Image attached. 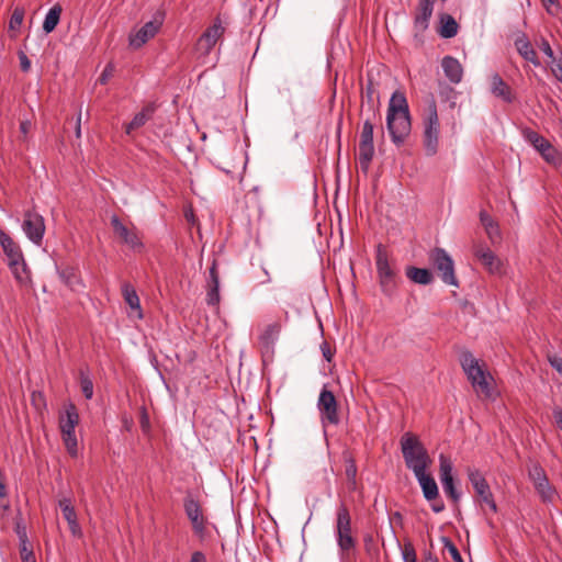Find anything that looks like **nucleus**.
Here are the masks:
<instances>
[{"label":"nucleus","mask_w":562,"mask_h":562,"mask_svg":"<svg viewBox=\"0 0 562 562\" xmlns=\"http://www.w3.org/2000/svg\"><path fill=\"white\" fill-rule=\"evenodd\" d=\"M386 128L392 143L400 147L404 145L412 131V120L405 93L396 90L392 93L387 113Z\"/></svg>","instance_id":"obj_1"},{"label":"nucleus","mask_w":562,"mask_h":562,"mask_svg":"<svg viewBox=\"0 0 562 562\" xmlns=\"http://www.w3.org/2000/svg\"><path fill=\"white\" fill-rule=\"evenodd\" d=\"M375 267L382 293L386 296L394 295L398 284V269L382 244L375 248Z\"/></svg>","instance_id":"obj_2"},{"label":"nucleus","mask_w":562,"mask_h":562,"mask_svg":"<svg viewBox=\"0 0 562 562\" xmlns=\"http://www.w3.org/2000/svg\"><path fill=\"white\" fill-rule=\"evenodd\" d=\"M423 146L428 157L435 156L439 150L440 121L437 102L434 97L427 101L426 110L422 116Z\"/></svg>","instance_id":"obj_3"},{"label":"nucleus","mask_w":562,"mask_h":562,"mask_svg":"<svg viewBox=\"0 0 562 562\" xmlns=\"http://www.w3.org/2000/svg\"><path fill=\"white\" fill-rule=\"evenodd\" d=\"M401 450L407 469L412 470L414 474L427 471L431 464V459L424 445L409 432L402 436Z\"/></svg>","instance_id":"obj_4"},{"label":"nucleus","mask_w":562,"mask_h":562,"mask_svg":"<svg viewBox=\"0 0 562 562\" xmlns=\"http://www.w3.org/2000/svg\"><path fill=\"white\" fill-rule=\"evenodd\" d=\"M459 360L471 385L486 397H491L492 387L490 380L493 381V378L490 372L484 369V364H481L469 350L462 351Z\"/></svg>","instance_id":"obj_5"},{"label":"nucleus","mask_w":562,"mask_h":562,"mask_svg":"<svg viewBox=\"0 0 562 562\" xmlns=\"http://www.w3.org/2000/svg\"><path fill=\"white\" fill-rule=\"evenodd\" d=\"M363 125L360 133L358 160L362 172L369 171L374 157L373 131L376 122L381 120L380 114H364Z\"/></svg>","instance_id":"obj_6"},{"label":"nucleus","mask_w":562,"mask_h":562,"mask_svg":"<svg viewBox=\"0 0 562 562\" xmlns=\"http://www.w3.org/2000/svg\"><path fill=\"white\" fill-rule=\"evenodd\" d=\"M467 475L475 492V501L479 503L480 507L483 510L484 507H487L493 514H496L498 510L497 504L490 484L482 472L476 468H468Z\"/></svg>","instance_id":"obj_7"},{"label":"nucleus","mask_w":562,"mask_h":562,"mask_svg":"<svg viewBox=\"0 0 562 562\" xmlns=\"http://www.w3.org/2000/svg\"><path fill=\"white\" fill-rule=\"evenodd\" d=\"M336 536L342 555H348L356 547V539L351 535L350 513L344 503L337 508Z\"/></svg>","instance_id":"obj_8"},{"label":"nucleus","mask_w":562,"mask_h":562,"mask_svg":"<svg viewBox=\"0 0 562 562\" xmlns=\"http://www.w3.org/2000/svg\"><path fill=\"white\" fill-rule=\"evenodd\" d=\"M428 258L443 283L459 288V281L454 273V262L443 248L432 249Z\"/></svg>","instance_id":"obj_9"},{"label":"nucleus","mask_w":562,"mask_h":562,"mask_svg":"<svg viewBox=\"0 0 562 562\" xmlns=\"http://www.w3.org/2000/svg\"><path fill=\"white\" fill-rule=\"evenodd\" d=\"M183 508L194 535L203 540L206 536L207 519L203 515L199 499L191 492H187L183 498Z\"/></svg>","instance_id":"obj_10"},{"label":"nucleus","mask_w":562,"mask_h":562,"mask_svg":"<svg viewBox=\"0 0 562 562\" xmlns=\"http://www.w3.org/2000/svg\"><path fill=\"white\" fill-rule=\"evenodd\" d=\"M225 25L221 18L217 15L212 24L205 29V31L200 35L195 44V52L203 57L210 55L212 49L215 47L218 40L224 36Z\"/></svg>","instance_id":"obj_11"},{"label":"nucleus","mask_w":562,"mask_h":562,"mask_svg":"<svg viewBox=\"0 0 562 562\" xmlns=\"http://www.w3.org/2000/svg\"><path fill=\"white\" fill-rule=\"evenodd\" d=\"M110 222L114 234L123 244L127 245L134 251L140 252L143 250L144 244L134 225H125L115 214L111 216Z\"/></svg>","instance_id":"obj_12"},{"label":"nucleus","mask_w":562,"mask_h":562,"mask_svg":"<svg viewBox=\"0 0 562 562\" xmlns=\"http://www.w3.org/2000/svg\"><path fill=\"white\" fill-rule=\"evenodd\" d=\"M452 471L453 465L450 458L441 453L439 456V474L442 488L452 503L458 504L461 499V492L454 485Z\"/></svg>","instance_id":"obj_13"},{"label":"nucleus","mask_w":562,"mask_h":562,"mask_svg":"<svg viewBox=\"0 0 562 562\" xmlns=\"http://www.w3.org/2000/svg\"><path fill=\"white\" fill-rule=\"evenodd\" d=\"M317 407L321 413L323 424H339L336 397L331 391L327 390L326 386H324L321 391Z\"/></svg>","instance_id":"obj_14"},{"label":"nucleus","mask_w":562,"mask_h":562,"mask_svg":"<svg viewBox=\"0 0 562 562\" xmlns=\"http://www.w3.org/2000/svg\"><path fill=\"white\" fill-rule=\"evenodd\" d=\"M22 229L31 241L40 245L45 233L43 216L36 212H25Z\"/></svg>","instance_id":"obj_15"},{"label":"nucleus","mask_w":562,"mask_h":562,"mask_svg":"<svg viewBox=\"0 0 562 562\" xmlns=\"http://www.w3.org/2000/svg\"><path fill=\"white\" fill-rule=\"evenodd\" d=\"M360 116L364 114H380V95L373 80L369 77L361 92Z\"/></svg>","instance_id":"obj_16"},{"label":"nucleus","mask_w":562,"mask_h":562,"mask_svg":"<svg viewBox=\"0 0 562 562\" xmlns=\"http://www.w3.org/2000/svg\"><path fill=\"white\" fill-rule=\"evenodd\" d=\"M435 3L436 0H418L414 15V30L417 34L428 29Z\"/></svg>","instance_id":"obj_17"},{"label":"nucleus","mask_w":562,"mask_h":562,"mask_svg":"<svg viewBox=\"0 0 562 562\" xmlns=\"http://www.w3.org/2000/svg\"><path fill=\"white\" fill-rule=\"evenodd\" d=\"M161 22L158 20L145 23L136 33L130 35V45L133 48H140L159 31Z\"/></svg>","instance_id":"obj_18"},{"label":"nucleus","mask_w":562,"mask_h":562,"mask_svg":"<svg viewBox=\"0 0 562 562\" xmlns=\"http://www.w3.org/2000/svg\"><path fill=\"white\" fill-rule=\"evenodd\" d=\"M0 245L8 258V266H15L18 260H22V258H24L19 244L15 243L3 229H0Z\"/></svg>","instance_id":"obj_19"},{"label":"nucleus","mask_w":562,"mask_h":562,"mask_svg":"<svg viewBox=\"0 0 562 562\" xmlns=\"http://www.w3.org/2000/svg\"><path fill=\"white\" fill-rule=\"evenodd\" d=\"M515 47L519 55L527 61L531 63L535 67H540L541 63L538 58L537 52L532 47L529 38L525 33H520L515 40Z\"/></svg>","instance_id":"obj_20"},{"label":"nucleus","mask_w":562,"mask_h":562,"mask_svg":"<svg viewBox=\"0 0 562 562\" xmlns=\"http://www.w3.org/2000/svg\"><path fill=\"white\" fill-rule=\"evenodd\" d=\"M441 67L446 78L454 85L462 81L463 67L460 61L452 56H445L441 60Z\"/></svg>","instance_id":"obj_21"},{"label":"nucleus","mask_w":562,"mask_h":562,"mask_svg":"<svg viewBox=\"0 0 562 562\" xmlns=\"http://www.w3.org/2000/svg\"><path fill=\"white\" fill-rule=\"evenodd\" d=\"M79 424V414L76 406L70 403L66 409L65 415L59 418V428L61 435L76 434V427Z\"/></svg>","instance_id":"obj_22"},{"label":"nucleus","mask_w":562,"mask_h":562,"mask_svg":"<svg viewBox=\"0 0 562 562\" xmlns=\"http://www.w3.org/2000/svg\"><path fill=\"white\" fill-rule=\"evenodd\" d=\"M415 477L417 479V481L422 487L424 497L428 502H431V501H435L438 498L439 491H438L437 483H436L435 479L430 474L427 473V471H420L418 473H415Z\"/></svg>","instance_id":"obj_23"},{"label":"nucleus","mask_w":562,"mask_h":562,"mask_svg":"<svg viewBox=\"0 0 562 562\" xmlns=\"http://www.w3.org/2000/svg\"><path fill=\"white\" fill-rule=\"evenodd\" d=\"M491 92L506 103H512L514 101L510 87L498 74H494L491 77Z\"/></svg>","instance_id":"obj_24"},{"label":"nucleus","mask_w":562,"mask_h":562,"mask_svg":"<svg viewBox=\"0 0 562 562\" xmlns=\"http://www.w3.org/2000/svg\"><path fill=\"white\" fill-rule=\"evenodd\" d=\"M122 295L125 303L130 306L137 319H143V311L140 307L139 297L136 293L135 288L130 283L122 284Z\"/></svg>","instance_id":"obj_25"},{"label":"nucleus","mask_w":562,"mask_h":562,"mask_svg":"<svg viewBox=\"0 0 562 562\" xmlns=\"http://www.w3.org/2000/svg\"><path fill=\"white\" fill-rule=\"evenodd\" d=\"M281 331V325L279 323L269 324L262 334L259 336V344L265 351H270L277 341Z\"/></svg>","instance_id":"obj_26"},{"label":"nucleus","mask_w":562,"mask_h":562,"mask_svg":"<svg viewBox=\"0 0 562 562\" xmlns=\"http://www.w3.org/2000/svg\"><path fill=\"white\" fill-rule=\"evenodd\" d=\"M408 280L416 284L428 285L434 281V276L429 269L408 266L405 269Z\"/></svg>","instance_id":"obj_27"},{"label":"nucleus","mask_w":562,"mask_h":562,"mask_svg":"<svg viewBox=\"0 0 562 562\" xmlns=\"http://www.w3.org/2000/svg\"><path fill=\"white\" fill-rule=\"evenodd\" d=\"M475 256L487 268V270L491 273L499 272L501 260L495 256V254L490 248L481 247L476 249Z\"/></svg>","instance_id":"obj_28"},{"label":"nucleus","mask_w":562,"mask_h":562,"mask_svg":"<svg viewBox=\"0 0 562 562\" xmlns=\"http://www.w3.org/2000/svg\"><path fill=\"white\" fill-rule=\"evenodd\" d=\"M155 112L154 105L145 106L140 112H138L133 120L126 125V133L130 134L132 131L137 130L144 126L153 116Z\"/></svg>","instance_id":"obj_29"},{"label":"nucleus","mask_w":562,"mask_h":562,"mask_svg":"<svg viewBox=\"0 0 562 562\" xmlns=\"http://www.w3.org/2000/svg\"><path fill=\"white\" fill-rule=\"evenodd\" d=\"M60 280L72 291H78L82 288V282L76 269L68 267L58 272Z\"/></svg>","instance_id":"obj_30"},{"label":"nucleus","mask_w":562,"mask_h":562,"mask_svg":"<svg viewBox=\"0 0 562 562\" xmlns=\"http://www.w3.org/2000/svg\"><path fill=\"white\" fill-rule=\"evenodd\" d=\"M61 7L59 4H55L52 7L48 12L45 15L44 22H43V31L48 34L55 30L57 26L60 14H61Z\"/></svg>","instance_id":"obj_31"},{"label":"nucleus","mask_w":562,"mask_h":562,"mask_svg":"<svg viewBox=\"0 0 562 562\" xmlns=\"http://www.w3.org/2000/svg\"><path fill=\"white\" fill-rule=\"evenodd\" d=\"M441 27L439 30V34L443 38H451L457 35L458 33V23L450 14H442L441 15Z\"/></svg>","instance_id":"obj_32"},{"label":"nucleus","mask_w":562,"mask_h":562,"mask_svg":"<svg viewBox=\"0 0 562 562\" xmlns=\"http://www.w3.org/2000/svg\"><path fill=\"white\" fill-rule=\"evenodd\" d=\"M344 461H345V473H346V476L348 480L349 488L353 491V490H356V485H357V480H356L357 472H358L357 464H356L353 457L349 453L344 454Z\"/></svg>","instance_id":"obj_33"},{"label":"nucleus","mask_w":562,"mask_h":562,"mask_svg":"<svg viewBox=\"0 0 562 562\" xmlns=\"http://www.w3.org/2000/svg\"><path fill=\"white\" fill-rule=\"evenodd\" d=\"M535 488L543 503H552L557 496V490L548 479L535 484Z\"/></svg>","instance_id":"obj_34"},{"label":"nucleus","mask_w":562,"mask_h":562,"mask_svg":"<svg viewBox=\"0 0 562 562\" xmlns=\"http://www.w3.org/2000/svg\"><path fill=\"white\" fill-rule=\"evenodd\" d=\"M522 136L530 145L533 146L538 153L541 151V148H544L548 143H550L548 139L531 128H525L522 131Z\"/></svg>","instance_id":"obj_35"},{"label":"nucleus","mask_w":562,"mask_h":562,"mask_svg":"<svg viewBox=\"0 0 562 562\" xmlns=\"http://www.w3.org/2000/svg\"><path fill=\"white\" fill-rule=\"evenodd\" d=\"M9 268L19 283L25 284L30 282V272L24 258H22V260H18L15 266H9Z\"/></svg>","instance_id":"obj_36"},{"label":"nucleus","mask_w":562,"mask_h":562,"mask_svg":"<svg viewBox=\"0 0 562 562\" xmlns=\"http://www.w3.org/2000/svg\"><path fill=\"white\" fill-rule=\"evenodd\" d=\"M539 154L548 164L557 166L561 162V155L551 143H548L544 148H541Z\"/></svg>","instance_id":"obj_37"},{"label":"nucleus","mask_w":562,"mask_h":562,"mask_svg":"<svg viewBox=\"0 0 562 562\" xmlns=\"http://www.w3.org/2000/svg\"><path fill=\"white\" fill-rule=\"evenodd\" d=\"M480 221L484 226L487 235L492 238L494 235L498 234V226L492 218V216L486 211L480 212Z\"/></svg>","instance_id":"obj_38"},{"label":"nucleus","mask_w":562,"mask_h":562,"mask_svg":"<svg viewBox=\"0 0 562 562\" xmlns=\"http://www.w3.org/2000/svg\"><path fill=\"white\" fill-rule=\"evenodd\" d=\"M25 15V10L22 7H16L10 18L9 21V30L10 31H19Z\"/></svg>","instance_id":"obj_39"},{"label":"nucleus","mask_w":562,"mask_h":562,"mask_svg":"<svg viewBox=\"0 0 562 562\" xmlns=\"http://www.w3.org/2000/svg\"><path fill=\"white\" fill-rule=\"evenodd\" d=\"M59 507H60L63 516L67 522L77 518V514H76L75 507L71 504L70 498L60 499Z\"/></svg>","instance_id":"obj_40"},{"label":"nucleus","mask_w":562,"mask_h":562,"mask_svg":"<svg viewBox=\"0 0 562 562\" xmlns=\"http://www.w3.org/2000/svg\"><path fill=\"white\" fill-rule=\"evenodd\" d=\"M61 437H63V441L65 443L67 452L71 457H77V454H78V441H77L76 434L61 435Z\"/></svg>","instance_id":"obj_41"},{"label":"nucleus","mask_w":562,"mask_h":562,"mask_svg":"<svg viewBox=\"0 0 562 562\" xmlns=\"http://www.w3.org/2000/svg\"><path fill=\"white\" fill-rule=\"evenodd\" d=\"M80 386L85 397L91 400L93 396V383L89 375L83 372H80Z\"/></svg>","instance_id":"obj_42"},{"label":"nucleus","mask_w":562,"mask_h":562,"mask_svg":"<svg viewBox=\"0 0 562 562\" xmlns=\"http://www.w3.org/2000/svg\"><path fill=\"white\" fill-rule=\"evenodd\" d=\"M19 549L22 562H36L31 542L20 543Z\"/></svg>","instance_id":"obj_43"},{"label":"nucleus","mask_w":562,"mask_h":562,"mask_svg":"<svg viewBox=\"0 0 562 562\" xmlns=\"http://www.w3.org/2000/svg\"><path fill=\"white\" fill-rule=\"evenodd\" d=\"M529 479L532 481L533 485L541 482L542 480L548 479L543 468L536 463L529 469Z\"/></svg>","instance_id":"obj_44"},{"label":"nucleus","mask_w":562,"mask_h":562,"mask_svg":"<svg viewBox=\"0 0 562 562\" xmlns=\"http://www.w3.org/2000/svg\"><path fill=\"white\" fill-rule=\"evenodd\" d=\"M14 530L19 538V544L30 542V540L27 538L26 526L24 525L21 516L15 519Z\"/></svg>","instance_id":"obj_45"},{"label":"nucleus","mask_w":562,"mask_h":562,"mask_svg":"<svg viewBox=\"0 0 562 562\" xmlns=\"http://www.w3.org/2000/svg\"><path fill=\"white\" fill-rule=\"evenodd\" d=\"M442 542H443L445 548L448 550V552L450 553V555L454 562H463V559H462L458 548L454 546V543L449 538L443 537Z\"/></svg>","instance_id":"obj_46"},{"label":"nucleus","mask_w":562,"mask_h":562,"mask_svg":"<svg viewBox=\"0 0 562 562\" xmlns=\"http://www.w3.org/2000/svg\"><path fill=\"white\" fill-rule=\"evenodd\" d=\"M551 72L554 78L562 83V54L559 57L551 59Z\"/></svg>","instance_id":"obj_47"},{"label":"nucleus","mask_w":562,"mask_h":562,"mask_svg":"<svg viewBox=\"0 0 562 562\" xmlns=\"http://www.w3.org/2000/svg\"><path fill=\"white\" fill-rule=\"evenodd\" d=\"M221 301L220 288H207L206 303L211 306L217 307Z\"/></svg>","instance_id":"obj_48"},{"label":"nucleus","mask_w":562,"mask_h":562,"mask_svg":"<svg viewBox=\"0 0 562 562\" xmlns=\"http://www.w3.org/2000/svg\"><path fill=\"white\" fill-rule=\"evenodd\" d=\"M207 288H220V276L217 271L216 261L214 260L210 267V277L207 280Z\"/></svg>","instance_id":"obj_49"},{"label":"nucleus","mask_w":562,"mask_h":562,"mask_svg":"<svg viewBox=\"0 0 562 562\" xmlns=\"http://www.w3.org/2000/svg\"><path fill=\"white\" fill-rule=\"evenodd\" d=\"M402 554H403L404 562H416L417 561L415 548L411 542L404 544Z\"/></svg>","instance_id":"obj_50"},{"label":"nucleus","mask_w":562,"mask_h":562,"mask_svg":"<svg viewBox=\"0 0 562 562\" xmlns=\"http://www.w3.org/2000/svg\"><path fill=\"white\" fill-rule=\"evenodd\" d=\"M32 127H33V124L30 120H22L20 122L19 130H20V134H21L20 139L22 142H24V143L27 142L29 134H30Z\"/></svg>","instance_id":"obj_51"},{"label":"nucleus","mask_w":562,"mask_h":562,"mask_svg":"<svg viewBox=\"0 0 562 562\" xmlns=\"http://www.w3.org/2000/svg\"><path fill=\"white\" fill-rule=\"evenodd\" d=\"M540 1L549 14L555 15L558 13V11L560 9L558 0H540Z\"/></svg>","instance_id":"obj_52"},{"label":"nucleus","mask_w":562,"mask_h":562,"mask_svg":"<svg viewBox=\"0 0 562 562\" xmlns=\"http://www.w3.org/2000/svg\"><path fill=\"white\" fill-rule=\"evenodd\" d=\"M548 361L550 366L562 375V358L559 356L549 355Z\"/></svg>","instance_id":"obj_53"},{"label":"nucleus","mask_w":562,"mask_h":562,"mask_svg":"<svg viewBox=\"0 0 562 562\" xmlns=\"http://www.w3.org/2000/svg\"><path fill=\"white\" fill-rule=\"evenodd\" d=\"M540 49L544 53V55H547L550 59H553L555 56H554V52L553 49L551 48L549 42L544 38H542L541 41V44H540Z\"/></svg>","instance_id":"obj_54"},{"label":"nucleus","mask_w":562,"mask_h":562,"mask_svg":"<svg viewBox=\"0 0 562 562\" xmlns=\"http://www.w3.org/2000/svg\"><path fill=\"white\" fill-rule=\"evenodd\" d=\"M113 67L112 65H108L99 77V81L101 85H105L109 78L112 76Z\"/></svg>","instance_id":"obj_55"},{"label":"nucleus","mask_w":562,"mask_h":562,"mask_svg":"<svg viewBox=\"0 0 562 562\" xmlns=\"http://www.w3.org/2000/svg\"><path fill=\"white\" fill-rule=\"evenodd\" d=\"M188 562H207V559L202 551H193Z\"/></svg>","instance_id":"obj_56"},{"label":"nucleus","mask_w":562,"mask_h":562,"mask_svg":"<svg viewBox=\"0 0 562 562\" xmlns=\"http://www.w3.org/2000/svg\"><path fill=\"white\" fill-rule=\"evenodd\" d=\"M19 57H20V65H21V69H22L23 71H25V72H26V71H29V70H30V68H31V61H30V59L27 58V56H26L23 52H21V53L19 54Z\"/></svg>","instance_id":"obj_57"},{"label":"nucleus","mask_w":562,"mask_h":562,"mask_svg":"<svg viewBox=\"0 0 562 562\" xmlns=\"http://www.w3.org/2000/svg\"><path fill=\"white\" fill-rule=\"evenodd\" d=\"M69 530L72 533V536H81V528L78 524L77 518L68 521Z\"/></svg>","instance_id":"obj_58"},{"label":"nucleus","mask_w":562,"mask_h":562,"mask_svg":"<svg viewBox=\"0 0 562 562\" xmlns=\"http://www.w3.org/2000/svg\"><path fill=\"white\" fill-rule=\"evenodd\" d=\"M69 530L72 533V536H81V528L78 524L77 518L68 521Z\"/></svg>","instance_id":"obj_59"},{"label":"nucleus","mask_w":562,"mask_h":562,"mask_svg":"<svg viewBox=\"0 0 562 562\" xmlns=\"http://www.w3.org/2000/svg\"><path fill=\"white\" fill-rule=\"evenodd\" d=\"M321 349H322V352H323V356L324 358L327 360V361H330L331 358H333V352L330 351V348H329V345L324 341L322 345H321Z\"/></svg>","instance_id":"obj_60"},{"label":"nucleus","mask_w":562,"mask_h":562,"mask_svg":"<svg viewBox=\"0 0 562 562\" xmlns=\"http://www.w3.org/2000/svg\"><path fill=\"white\" fill-rule=\"evenodd\" d=\"M553 417H554V420H555L558 427L562 430V408L561 407H555L553 409Z\"/></svg>","instance_id":"obj_61"},{"label":"nucleus","mask_w":562,"mask_h":562,"mask_svg":"<svg viewBox=\"0 0 562 562\" xmlns=\"http://www.w3.org/2000/svg\"><path fill=\"white\" fill-rule=\"evenodd\" d=\"M436 502L431 505V509L435 512V513H441L443 509H445V504L442 501H437L435 499Z\"/></svg>","instance_id":"obj_62"},{"label":"nucleus","mask_w":562,"mask_h":562,"mask_svg":"<svg viewBox=\"0 0 562 562\" xmlns=\"http://www.w3.org/2000/svg\"><path fill=\"white\" fill-rule=\"evenodd\" d=\"M10 508L9 501L5 498L0 501V515H4Z\"/></svg>","instance_id":"obj_63"},{"label":"nucleus","mask_w":562,"mask_h":562,"mask_svg":"<svg viewBox=\"0 0 562 562\" xmlns=\"http://www.w3.org/2000/svg\"><path fill=\"white\" fill-rule=\"evenodd\" d=\"M75 134L77 138L81 137V113H79L77 117Z\"/></svg>","instance_id":"obj_64"}]
</instances>
